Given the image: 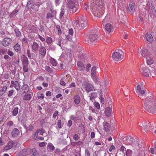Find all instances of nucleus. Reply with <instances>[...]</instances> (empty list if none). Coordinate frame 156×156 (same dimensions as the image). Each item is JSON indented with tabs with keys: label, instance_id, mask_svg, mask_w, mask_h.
<instances>
[{
	"label": "nucleus",
	"instance_id": "f257e3e1",
	"mask_svg": "<svg viewBox=\"0 0 156 156\" xmlns=\"http://www.w3.org/2000/svg\"><path fill=\"white\" fill-rule=\"evenodd\" d=\"M89 3L90 9L95 16L99 17L103 15L105 8L104 0H90Z\"/></svg>",
	"mask_w": 156,
	"mask_h": 156
},
{
	"label": "nucleus",
	"instance_id": "f03ea898",
	"mask_svg": "<svg viewBox=\"0 0 156 156\" xmlns=\"http://www.w3.org/2000/svg\"><path fill=\"white\" fill-rule=\"evenodd\" d=\"M145 110L154 113L156 112V98L153 95L148 96L143 106Z\"/></svg>",
	"mask_w": 156,
	"mask_h": 156
},
{
	"label": "nucleus",
	"instance_id": "7ed1b4c3",
	"mask_svg": "<svg viewBox=\"0 0 156 156\" xmlns=\"http://www.w3.org/2000/svg\"><path fill=\"white\" fill-rule=\"evenodd\" d=\"M78 19L77 20L73 21V23L75 25V27H73L74 29L81 30L87 27V23L86 18L85 16H80Z\"/></svg>",
	"mask_w": 156,
	"mask_h": 156
},
{
	"label": "nucleus",
	"instance_id": "20e7f679",
	"mask_svg": "<svg viewBox=\"0 0 156 156\" xmlns=\"http://www.w3.org/2000/svg\"><path fill=\"white\" fill-rule=\"evenodd\" d=\"M82 0H69V13L73 14L78 10V3Z\"/></svg>",
	"mask_w": 156,
	"mask_h": 156
},
{
	"label": "nucleus",
	"instance_id": "39448f33",
	"mask_svg": "<svg viewBox=\"0 0 156 156\" xmlns=\"http://www.w3.org/2000/svg\"><path fill=\"white\" fill-rule=\"evenodd\" d=\"M124 53L121 50L116 49L115 51L113 53L112 57L115 61H120L123 58Z\"/></svg>",
	"mask_w": 156,
	"mask_h": 156
},
{
	"label": "nucleus",
	"instance_id": "423d86ee",
	"mask_svg": "<svg viewBox=\"0 0 156 156\" xmlns=\"http://www.w3.org/2000/svg\"><path fill=\"white\" fill-rule=\"evenodd\" d=\"M97 37V36L96 34L90 33L89 34V35L87 38L88 39L87 40L88 43L90 44L92 43L96 40Z\"/></svg>",
	"mask_w": 156,
	"mask_h": 156
},
{
	"label": "nucleus",
	"instance_id": "0eeeda50",
	"mask_svg": "<svg viewBox=\"0 0 156 156\" xmlns=\"http://www.w3.org/2000/svg\"><path fill=\"white\" fill-rule=\"evenodd\" d=\"M83 86L86 92L87 93L92 91L94 88V86L91 84L87 82L85 83Z\"/></svg>",
	"mask_w": 156,
	"mask_h": 156
},
{
	"label": "nucleus",
	"instance_id": "6e6552de",
	"mask_svg": "<svg viewBox=\"0 0 156 156\" xmlns=\"http://www.w3.org/2000/svg\"><path fill=\"white\" fill-rule=\"evenodd\" d=\"M27 8L29 9H32L34 11H37L38 9V7L36 6L34 4H33L31 3V1H28L27 5Z\"/></svg>",
	"mask_w": 156,
	"mask_h": 156
},
{
	"label": "nucleus",
	"instance_id": "1a4fd4ad",
	"mask_svg": "<svg viewBox=\"0 0 156 156\" xmlns=\"http://www.w3.org/2000/svg\"><path fill=\"white\" fill-rule=\"evenodd\" d=\"M11 84L9 86L10 87L12 88L14 87L17 91L20 90V84L17 81L11 80Z\"/></svg>",
	"mask_w": 156,
	"mask_h": 156
},
{
	"label": "nucleus",
	"instance_id": "9d476101",
	"mask_svg": "<svg viewBox=\"0 0 156 156\" xmlns=\"http://www.w3.org/2000/svg\"><path fill=\"white\" fill-rule=\"evenodd\" d=\"M50 12L48 13L47 14L46 18L47 19H51L55 16L56 12L51 9H50Z\"/></svg>",
	"mask_w": 156,
	"mask_h": 156
},
{
	"label": "nucleus",
	"instance_id": "9b49d317",
	"mask_svg": "<svg viewBox=\"0 0 156 156\" xmlns=\"http://www.w3.org/2000/svg\"><path fill=\"white\" fill-rule=\"evenodd\" d=\"M135 139H134L132 137L129 136L127 137L126 139V142L127 143V145H133V146H135Z\"/></svg>",
	"mask_w": 156,
	"mask_h": 156
},
{
	"label": "nucleus",
	"instance_id": "f8f14e48",
	"mask_svg": "<svg viewBox=\"0 0 156 156\" xmlns=\"http://www.w3.org/2000/svg\"><path fill=\"white\" fill-rule=\"evenodd\" d=\"M141 69L142 70L143 74L147 77H148L149 76L150 70L148 68L141 66Z\"/></svg>",
	"mask_w": 156,
	"mask_h": 156
},
{
	"label": "nucleus",
	"instance_id": "ddd939ff",
	"mask_svg": "<svg viewBox=\"0 0 156 156\" xmlns=\"http://www.w3.org/2000/svg\"><path fill=\"white\" fill-rule=\"evenodd\" d=\"M46 53V50L45 47L44 46H41L39 49V53L40 55L42 57H44Z\"/></svg>",
	"mask_w": 156,
	"mask_h": 156
},
{
	"label": "nucleus",
	"instance_id": "4468645a",
	"mask_svg": "<svg viewBox=\"0 0 156 156\" xmlns=\"http://www.w3.org/2000/svg\"><path fill=\"white\" fill-rule=\"evenodd\" d=\"M12 40L11 39L6 37L2 41V45L5 47H6L9 45L11 43Z\"/></svg>",
	"mask_w": 156,
	"mask_h": 156
},
{
	"label": "nucleus",
	"instance_id": "2eb2a0df",
	"mask_svg": "<svg viewBox=\"0 0 156 156\" xmlns=\"http://www.w3.org/2000/svg\"><path fill=\"white\" fill-rule=\"evenodd\" d=\"M140 126L145 130H147L149 129V123L147 122H142L140 125Z\"/></svg>",
	"mask_w": 156,
	"mask_h": 156
},
{
	"label": "nucleus",
	"instance_id": "dca6fc26",
	"mask_svg": "<svg viewBox=\"0 0 156 156\" xmlns=\"http://www.w3.org/2000/svg\"><path fill=\"white\" fill-rule=\"evenodd\" d=\"M141 55L144 57L146 58L147 56H150L148 51L147 49L143 48L142 49Z\"/></svg>",
	"mask_w": 156,
	"mask_h": 156
},
{
	"label": "nucleus",
	"instance_id": "f3484780",
	"mask_svg": "<svg viewBox=\"0 0 156 156\" xmlns=\"http://www.w3.org/2000/svg\"><path fill=\"white\" fill-rule=\"evenodd\" d=\"M74 30L72 28H69V34L70 35V36L69 35V41H73V39H74L75 36H73Z\"/></svg>",
	"mask_w": 156,
	"mask_h": 156
},
{
	"label": "nucleus",
	"instance_id": "a211bd4d",
	"mask_svg": "<svg viewBox=\"0 0 156 156\" xmlns=\"http://www.w3.org/2000/svg\"><path fill=\"white\" fill-rule=\"evenodd\" d=\"M13 141H10L5 147L4 150L6 151L11 149L13 146Z\"/></svg>",
	"mask_w": 156,
	"mask_h": 156
},
{
	"label": "nucleus",
	"instance_id": "6ab92c4d",
	"mask_svg": "<svg viewBox=\"0 0 156 156\" xmlns=\"http://www.w3.org/2000/svg\"><path fill=\"white\" fill-rule=\"evenodd\" d=\"M20 134V131L16 128H14L11 132L12 136L14 137H16Z\"/></svg>",
	"mask_w": 156,
	"mask_h": 156
},
{
	"label": "nucleus",
	"instance_id": "aec40b11",
	"mask_svg": "<svg viewBox=\"0 0 156 156\" xmlns=\"http://www.w3.org/2000/svg\"><path fill=\"white\" fill-rule=\"evenodd\" d=\"M145 37L146 39L148 42L150 43H151L153 41V38L151 34H146Z\"/></svg>",
	"mask_w": 156,
	"mask_h": 156
},
{
	"label": "nucleus",
	"instance_id": "412c9836",
	"mask_svg": "<svg viewBox=\"0 0 156 156\" xmlns=\"http://www.w3.org/2000/svg\"><path fill=\"white\" fill-rule=\"evenodd\" d=\"M39 47V45L37 43L35 42H34L31 45V48L33 51H37Z\"/></svg>",
	"mask_w": 156,
	"mask_h": 156
},
{
	"label": "nucleus",
	"instance_id": "4be33fe9",
	"mask_svg": "<svg viewBox=\"0 0 156 156\" xmlns=\"http://www.w3.org/2000/svg\"><path fill=\"white\" fill-rule=\"evenodd\" d=\"M74 103L76 105H78L80 102V98L78 95H75L73 98Z\"/></svg>",
	"mask_w": 156,
	"mask_h": 156
},
{
	"label": "nucleus",
	"instance_id": "5701e85b",
	"mask_svg": "<svg viewBox=\"0 0 156 156\" xmlns=\"http://www.w3.org/2000/svg\"><path fill=\"white\" fill-rule=\"evenodd\" d=\"M77 66L79 70L80 71L83 70L85 68L83 63L80 61L77 62Z\"/></svg>",
	"mask_w": 156,
	"mask_h": 156
},
{
	"label": "nucleus",
	"instance_id": "b1692460",
	"mask_svg": "<svg viewBox=\"0 0 156 156\" xmlns=\"http://www.w3.org/2000/svg\"><path fill=\"white\" fill-rule=\"evenodd\" d=\"M112 113V110L110 107H107L105 111V114L107 117L110 116Z\"/></svg>",
	"mask_w": 156,
	"mask_h": 156
},
{
	"label": "nucleus",
	"instance_id": "393cba45",
	"mask_svg": "<svg viewBox=\"0 0 156 156\" xmlns=\"http://www.w3.org/2000/svg\"><path fill=\"white\" fill-rule=\"evenodd\" d=\"M104 128L105 131L106 132H108L111 129V126L109 123L106 122L105 123Z\"/></svg>",
	"mask_w": 156,
	"mask_h": 156
},
{
	"label": "nucleus",
	"instance_id": "a878e982",
	"mask_svg": "<svg viewBox=\"0 0 156 156\" xmlns=\"http://www.w3.org/2000/svg\"><path fill=\"white\" fill-rule=\"evenodd\" d=\"M146 59H147V62L148 65H151L154 62L153 59L151 58V56H147V57H146Z\"/></svg>",
	"mask_w": 156,
	"mask_h": 156
},
{
	"label": "nucleus",
	"instance_id": "bb28decb",
	"mask_svg": "<svg viewBox=\"0 0 156 156\" xmlns=\"http://www.w3.org/2000/svg\"><path fill=\"white\" fill-rule=\"evenodd\" d=\"M105 28L107 31L110 32L112 29V27L110 24L107 23L105 25Z\"/></svg>",
	"mask_w": 156,
	"mask_h": 156
},
{
	"label": "nucleus",
	"instance_id": "cd10ccee",
	"mask_svg": "<svg viewBox=\"0 0 156 156\" xmlns=\"http://www.w3.org/2000/svg\"><path fill=\"white\" fill-rule=\"evenodd\" d=\"M50 62L52 66H56L57 64V62L56 60L54 58L51 57L49 59Z\"/></svg>",
	"mask_w": 156,
	"mask_h": 156
},
{
	"label": "nucleus",
	"instance_id": "c85d7f7f",
	"mask_svg": "<svg viewBox=\"0 0 156 156\" xmlns=\"http://www.w3.org/2000/svg\"><path fill=\"white\" fill-rule=\"evenodd\" d=\"M96 66H93L91 71V76H96Z\"/></svg>",
	"mask_w": 156,
	"mask_h": 156
},
{
	"label": "nucleus",
	"instance_id": "c756f323",
	"mask_svg": "<svg viewBox=\"0 0 156 156\" xmlns=\"http://www.w3.org/2000/svg\"><path fill=\"white\" fill-rule=\"evenodd\" d=\"M90 95V99L92 102L93 101V100L97 97V94L95 92H93Z\"/></svg>",
	"mask_w": 156,
	"mask_h": 156
},
{
	"label": "nucleus",
	"instance_id": "7c9ffc66",
	"mask_svg": "<svg viewBox=\"0 0 156 156\" xmlns=\"http://www.w3.org/2000/svg\"><path fill=\"white\" fill-rule=\"evenodd\" d=\"M7 87L6 86L3 87L2 89L0 90V97L2 96L3 94L7 90Z\"/></svg>",
	"mask_w": 156,
	"mask_h": 156
},
{
	"label": "nucleus",
	"instance_id": "2f4dec72",
	"mask_svg": "<svg viewBox=\"0 0 156 156\" xmlns=\"http://www.w3.org/2000/svg\"><path fill=\"white\" fill-rule=\"evenodd\" d=\"M129 7L130 9V12H133L135 9V4L133 3H132V4L129 3Z\"/></svg>",
	"mask_w": 156,
	"mask_h": 156
},
{
	"label": "nucleus",
	"instance_id": "473e14b6",
	"mask_svg": "<svg viewBox=\"0 0 156 156\" xmlns=\"http://www.w3.org/2000/svg\"><path fill=\"white\" fill-rule=\"evenodd\" d=\"M141 144V142L140 140H138L137 143H135V146L136 147V148H137V147H138L137 149H140V148H141L142 147V145Z\"/></svg>",
	"mask_w": 156,
	"mask_h": 156
},
{
	"label": "nucleus",
	"instance_id": "72a5a7b5",
	"mask_svg": "<svg viewBox=\"0 0 156 156\" xmlns=\"http://www.w3.org/2000/svg\"><path fill=\"white\" fill-rule=\"evenodd\" d=\"M32 96V94H28L24 97L23 100H29L31 98Z\"/></svg>",
	"mask_w": 156,
	"mask_h": 156
},
{
	"label": "nucleus",
	"instance_id": "f704fd0d",
	"mask_svg": "<svg viewBox=\"0 0 156 156\" xmlns=\"http://www.w3.org/2000/svg\"><path fill=\"white\" fill-rule=\"evenodd\" d=\"M18 110L19 108L18 107L14 108L12 111V115L14 116H16L18 114Z\"/></svg>",
	"mask_w": 156,
	"mask_h": 156
},
{
	"label": "nucleus",
	"instance_id": "c9c22d12",
	"mask_svg": "<svg viewBox=\"0 0 156 156\" xmlns=\"http://www.w3.org/2000/svg\"><path fill=\"white\" fill-rule=\"evenodd\" d=\"M47 148L50 151H52L55 149L54 146L51 143L49 144L48 145Z\"/></svg>",
	"mask_w": 156,
	"mask_h": 156
},
{
	"label": "nucleus",
	"instance_id": "e433bc0d",
	"mask_svg": "<svg viewBox=\"0 0 156 156\" xmlns=\"http://www.w3.org/2000/svg\"><path fill=\"white\" fill-rule=\"evenodd\" d=\"M23 64H28V59L27 57L24 56L22 60Z\"/></svg>",
	"mask_w": 156,
	"mask_h": 156
},
{
	"label": "nucleus",
	"instance_id": "4c0bfd02",
	"mask_svg": "<svg viewBox=\"0 0 156 156\" xmlns=\"http://www.w3.org/2000/svg\"><path fill=\"white\" fill-rule=\"evenodd\" d=\"M70 52L69 54V55L70 57V59L69 58V60L70 61H71L73 59V57L74 55V51H73V50H71V48H70Z\"/></svg>",
	"mask_w": 156,
	"mask_h": 156
},
{
	"label": "nucleus",
	"instance_id": "58836bf2",
	"mask_svg": "<svg viewBox=\"0 0 156 156\" xmlns=\"http://www.w3.org/2000/svg\"><path fill=\"white\" fill-rule=\"evenodd\" d=\"M14 48L15 50L17 52L20 51V48L19 44H17L16 45L14 46Z\"/></svg>",
	"mask_w": 156,
	"mask_h": 156
},
{
	"label": "nucleus",
	"instance_id": "ea45409f",
	"mask_svg": "<svg viewBox=\"0 0 156 156\" xmlns=\"http://www.w3.org/2000/svg\"><path fill=\"white\" fill-rule=\"evenodd\" d=\"M22 89L23 90H25L24 91V93H26V92L28 91L29 88L28 86H27V85L24 84L22 87Z\"/></svg>",
	"mask_w": 156,
	"mask_h": 156
},
{
	"label": "nucleus",
	"instance_id": "a19ab883",
	"mask_svg": "<svg viewBox=\"0 0 156 156\" xmlns=\"http://www.w3.org/2000/svg\"><path fill=\"white\" fill-rule=\"evenodd\" d=\"M28 64L23 65V70L25 72H27L28 71Z\"/></svg>",
	"mask_w": 156,
	"mask_h": 156
},
{
	"label": "nucleus",
	"instance_id": "79ce46f5",
	"mask_svg": "<svg viewBox=\"0 0 156 156\" xmlns=\"http://www.w3.org/2000/svg\"><path fill=\"white\" fill-rule=\"evenodd\" d=\"M132 151L130 149H127L126 150V156H132Z\"/></svg>",
	"mask_w": 156,
	"mask_h": 156
},
{
	"label": "nucleus",
	"instance_id": "37998d69",
	"mask_svg": "<svg viewBox=\"0 0 156 156\" xmlns=\"http://www.w3.org/2000/svg\"><path fill=\"white\" fill-rule=\"evenodd\" d=\"M52 39L51 37H47L46 39V42L48 44H51L52 42Z\"/></svg>",
	"mask_w": 156,
	"mask_h": 156
},
{
	"label": "nucleus",
	"instance_id": "c03bdc74",
	"mask_svg": "<svg viewBox=\"0 0 156 156\" xmlns=\"http://www.w3.org/2000/svg\"><path fill=\"white\" fill-rule=\"evenodd\" d=\"M45 69L47 72L50 73H51L52 72V69L48 66H47L45 67Z\"/></svg>",
	"mask_w": 156,
	"mask_h": 156
},
{
	"label": "nucleus",
	"instance_id": "a18cd8bd",
	"mask_svg": "<svg viewBox=\"0 0 156 156\" xmlns=\"http://www.w3.org/2000/svg\"><path fill=\"white\" fill-rule=\"evenodd\" d=\"M89 7H90V4L89 3L88 4L85 3L83 6V8L85 10H87L88 9H89Z\"/></svg>",
	"mask_w": 156,
	"mask_h": 156
},
{
	"label": "nucleus",
	"instance_id": "49530a36",
	"mask_svg": "<svg viewBox=\"0 0 156 156\" xmlns=\"http://www.w3.org/2000/svg\"><path fill=\"white\" fill-rule=\"evenodd\" d=\"M31 153L34 156H36L38 154L37 151L35 148L32 149Z\"/></svg>",
	"mask_w": 156,
	"mask_h": 156
},
{
	"label": "nucleus",
	"instance_id": "de8ad7c7",
	"mask_svg": "<svg viewBox=\"0 0 156 156\" xmlns=\"http://www.w3.org/2000/svg\"><path fill=\"white\" fill-rule=\"evenodd\" d=\"M41 131L40 130H37L35 134L34 135V138L35 140H36L37 138L38 134L39 132Z\"/></svg>",
	"mask_w": 156,
	"mask_h": 156
},
{
	"label": "nucleus",
	"instance_id": "09e8293b",
	"mask_svg": "<svg viewBox=\"0 0 156 156\" xmlns=\"http://www.w3.org/2000/svg\"><path fill=\"white\" fill-rule=\"evenodd\" d=\"M42 4V3L41 1H38L36 2L35 3V5L36 6L38 7V8H39V7Z\"/></svg>",
	"mask_w": 156,
	"mask_h": 156
},
{
	"label": "nucleus",
	"instance_id": "8fccbe9b",
	"mask_svg": "<svg viewBox=\"0 0 156 156\" xmlns=\"http://www.w3.org/2000/svg\"><path fill=\"white\" fill-rule=\"evenodd\" d=\"M64 9H62L61 11L60 12V14L59 16V19H61L62 17H63L64 14Z\"/></svg>",
	"mask_w": 156,
	"mask_h": 156
},
{
	"label": "nucleus",
	"instance_id": "3c124183",
	"mask_svg": "<svg viewBox=\"0 0 156 156\" xmlns=\"http://www.w3.org/2000/svg\"><path fill=\"white\" fill-rule=\"evenodd\" d=\"M40 94V95L39 94H38V95L37 96V98L39 99H43L44 98V94L43 93Z\"/></svg>",
	"mask_w": 156,
	"mask_h": 156
},
{
	"label": "nucleus",
	"instance_id": "603ef678",
	"mask_svg": "<svg viewBox=\"0 0 156 156\" xmlns=\"http://www.w3.org/2000/svg\"><path fill=\"white\" fill-rule=\"evenodd\" d=\"M61 120H58L57 124V126L59 128H62V126L61 125Z\"/></svg>",
	"mask_w": 156,
	"mask_h": 156
},
{
	"label": "nucleus",
	"instance_id": "864d4df0",
	"mask_svg": "<svg viewBox=\"0 0 156 156\" xmlns=\"http://www.w3.org/2000/svg\"><path fill=\"white\" fill-rule=\"evenodd\" d=\"M92 78L93 79V81L95 83H97L98 80L96 76H91Z\"/></svg>",
	"mask_w": 156,
	"mask_h": 156
},
{
	"label": "nucleus",
	"instance_id": "5fc2aeb1",
	"mask_svg": "<svg viewBox=\"0 0 156 156\" xmlns=\"http://www.w3.org/2000/svg\"><path fill=\"white\" fill-rule=\"evenodd\" d=\"M56 28L58 30V33H61L62 31L60 29V26L58 25H57L56 26Z\"/></svg>",
	"mask_w": 156,
	"mask_h": 156
},
{
	"label": "nucleus",
	"instance_id": "6e6d98bb",
	"mask_svg": "<svg viewBox=\"0 0 156 156\" xmlns=\"http://www.w3.org/2000/svg\"><path fill=\"white\" fill-rule=\"evenodd\" d=\"M125 147L123 146H122L120 149V151H121L124 154L125 150H126Z\"/></svg>",
	"mask_w": 156,
	"mask_h": 156
},
{
	"label": "nucleus",
	"instance_id": "4d7b16f0",
	"mask_svg": "<svg viewBox=\"0 0 156 156\" xmlns=\"http://www.w3.org/2000/svg\"><path fill=\"white\" fill-rule=\"evenodd\" d=\"M85 153L86 154L87 156H90V154L89 152L88 149V148H86L85 149Z\"/></svg>",
	"mask_w": 156,
	"mask_h": 156
},
{
	"label": "nucleus",
	"instance_id": "13d9d810",
	"mask_svg": "<svg viewBox=\"0 0 156 156\" xmlns=\"http://www.w3.org/2000/svg\"><path fill=\"white\" fill-rule=\"evenodd\" d=\"M13 92H14V90H9V93L8 94V96L9 97L11 96L12 95Z\"/></svg>",
	"mask_w": 156,
	"mask_h": 156
},
{
	"label": "nucleus",
	"instance_id": "bf43d9fd",
	"mask_svg": "<svg viewBox=\"0 0 156 156\" xmlns=\"http://www.w3.org/2000/svg\"><path fill=\"white\" fill-rule=\"evenodd\" d=\"M15 33H16V36H20V35L21 34V33L19 31V30H15Z\"/></svg>",
	"mask_w": 156,
	"mask_h": 156
},
{
	"label": "nucleus",
	"instance_id": "052dcab7",
	"mask_svg": "<svg viewBox=\"0 0 156 156\" xmlns=\"http://www.w3.org/2000/svg\"><path fill=\"white\" fill-rule=\"evenodd\" d=\"M13 122L11 121H8L7 123V125L9 126H11L13 125Z\"/></svg>",
	"mask_w": 156,
	"mask_h": 156
},
{
	"label": "nucleus",
	"instance_id": "680f3d73",
	"mask_svg": "<svg viewBox=\"0 0 156 156\" xmlns=\"http://www.w3.org/2000/svg\"><path fill=\"white\" fill-rule=\"evenodd\" d=\"M73 138L75 140H77L79 139V137L77 134H75L73 136Z\"/></svg>",
	"mask_w": 156,
	"mask_h": 156
},
{
	"label": "nucleus",
	"instance_id": "e2e57ef3",
	"mask_svg": "<svg viewBox=\"0 0 156 156\" xmlns=\"http://www.w3.org/2000/svg\"><path fill=\"white\" fill-rule=\"evenodd\" d=\"M58 114V112L57 111H55L54 114H53V117L54 119H55L57 115Z\"/></svg>",
	"mask_w": 156,
	"mask_h": 156
},
{
	"label": "nucleus",
	"instance_id": "0e129e2a",
	"mask_svg": "<svg viewBox=\"0 0 156 156\" xmlns=\"http://www.w3.org/2000/svg\"><path fill=\"white\" fill-rule=\"evenodd\" d=\"M46 145V144L44 142L40 143L39 144V146L41 147H44V146H45Z\"/></svg>",
	"mask_w": 156,
	"mask_h": 156
},
{
	"label": "nucleus",
	"instance_id": "69168bd1",
	"mask_svg": "<svg viewBox=\"0 0 156 156\" xmlns=\"http://www.w3.org/2000/svg\"><path fill=\"white\" fill-rule=\"evenodd\" d=\"M8 54L10 56H12L13 55V53L10 50H8L7 52Z\"/></svg>",
	"mask_w": 156,
	"mask_h": 156
},
{
	"label": "nucleus",
	"instance_id": "338daca9",
	"mask_svg": "<svg viewBox=\"0 0 156 156\" xmlns=\"http://www.w3.org/2000/svg\"><path fill=\"white\" fill-rule=\"evenodd\" d=\"M33 129L34 126L30 124L28 127V128L27 129V130L32 131Z\"/></svg>",
	"mask_w": 156,
	"mask_h": 156
},
{
	"label": "nucleus",
	"instance_id": "774afa93",
	"mask_svg": "<svg viewBox=\"0 0 156 156\" xmlns=\"http://www.w3.org/2000/svg\"><path fill=\"white\" fill-rule=\"evenodd\" d=\"M115 147L113 145H112L111 146L110 148L109 149V151L110 152H111L112 150H115Z\"/></svg>",
	"mask_w": 156,
	"mask_h": 156
}]
</instances>
